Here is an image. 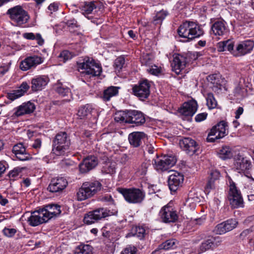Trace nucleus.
Segmentation results:
<instances>
[{"label":"nucleus","mask_w":254,"mask_h":254,"mask_svg":"<svg viewBox=\"0 0 254 254\" xmlns=\"http://www.w3.org/2000/svg\"><path fill=\"white\" fill-rule=\"evenodd\" d=\"M177 32L180 37L186 39V41L198 38L203 35L204 31L200 25L193 21H186L179 27Z\"/></svg>","instance_id":"nucleus-1"},{"label":"nucleus","mask_w":254,"mask_h":254,"mask_svg":"<svg viewBox=\"0 0 254 254\" xmlns=\"http://www.w3.org/2000/svg\"><path fill=\"white\" fill-rule=\"evenodd\" d=\"M102 185L98 181L86 182L83 183L77 192L78 200H85L95 194L101 189Z\"/></svg>","instance_id":"nucleus-2"},{"label":"nucleus","mask_w":254,"mask_h":254,"mask_svg":"<svg viewBox=\"0 0 254 254\" xmlns=\"http://www.w3.org/2000/svg\"><path fill=\"white\" fill-rule=\"evenodd\" d=\"M70 144V139L65 132L58 133L53 140L52 151L56 155H63Z\"/></svg>","instance_id":"nucleus-3"},{"label":"nucleus","mask_w":254,"mask_h":254,"mask_svg":"<svg viewBox=\"0 0 254 254\" xmlns=\"http://www.w3.org/2000/svg\"><path fill=\"white\" fill-rule=\"evenodd\" d=\"M119 192L124 196L125 200L130 203H141L145 197V192L142 190L137 188L122 189Z\"/></svg>","instance_id":"nucleus-4"},{"label":"nucleus","mask_w":254,"mask_h":254,"mask_svg":"<svg viewBox=\"0 0 254 254\" xmlns=\"http://www.w3.org/2000/svg\"><path fill=\"white\" fill-rule=\"evenodd\" d=\"M228 199L232 207H243V198L240 190L236 187V184L229 178V191Z\"/></svg>","instance_id":"nucleus-5"},{"label":"nucleus","mask_w":254,"mask_h":254,"mask_svg":"<svg viewBox=\"0 0 254 254\" xmlns=\"http://www.w3.org/2000/svg\"><path fill=\"white\" fill-rule=\"evenodd\" d=\"M116 213V212H113L105 208H99L86 214L84 217V222L87 225H90L102 219L114 215Z\"/></svg>","instance_id":"nucleus-6"},{"label":"nucleus","mask_w":254,"mask_h":254,"mask_svg":"<svg viewBox=\"0 0 254 254\" xmlns=\"http://www.w3.org/2000/svg\"><path fill=\"white\" fill-rule=\"evenodd\" d=\"M6 13L9 15L10 19L18 25L26 23L29 19L27 12L20 5L9 8Z\"/></svg>","instance_id":"nucleus-7"},{"label":"nucleus","mask_w":254,"mask_h":254,"mask_svg":"<svg viewBox=\"0 0 254 254\" xmlns=\"http://www.w3.org/2000/svg\"><path fill=\"white\" fill-rule=\"evenodd\" d=\"M177 159L175 156L164 155L157 157L153 160L152 164L157 171L163 172L168 170L176 163Z\"/></svg>","instance_id":"nucleus-8"},{"label":"nucleus","mask_w":254,"mask_h":254,"mask_svg":"<svg viewBox=\"0 0 254 254\" xmlns=\"http://www.w3.org/2000/svg\"><path fill=\"white\" fill-rule=\"evenodd\" d=\"M227 124L225 121L220 122L213 127L208 133L207 140L209 142H214L216 139L221 138L227 134Z\"/></svg>","instance_id":"nucleus-9"},{"label":"nucleus","mask_w":254,"mask_h":254,"mask_svg":"<svg viewBox=\"0 0 254 254\" xmlns=\"http://www.w3.org/2000/svg\"><path fill=\"white\" fill-rule=\"evenodd\" d=\"M79 67L83 70V73L90 76H99L102 70L100 64L95 63L93 60L89 59L81 63Z\"/></svg>","instance_id":"nucleus-10"},{"label":"nucleus","mask_w":254,"mask_h":254,"mask_svg":"<svg viewBox=\"0 0 254 254\" xmlns=\"http://www.w3.org/2000/svg\"><path fill=\"white\" fill-rule=\"evenodd\" d=\"M150 84L147 80H143L132 87L133 94L140 100H144L150 95Z\"/></svg>","instance_id":"nucleus-11"},{"label":"nucleus","mask_w":254,"mask_h":254,"mask_svg":"<svg viewBox=\"0 0 254 254\" xmlns=\"http://www.w3.org/2000/svg\"><path fill=\"white\" fill-rule=\"evenodd\" d=\"M172 174L169 176L168 183L169 189L172 191H176L182 185L184 182V176L182 174L171 170Z\"/></svg>","instance_id":"nucleus-12"},{"label":"nucleus","mask_w":254,"mask_h":254,"mask_svg":"<svg viewBox=\"0 0 254 254\" xmlns=\"http://www.w3.org/2000/svg\"><path fill=\"white\" fill-rule=\"evenodd\" d=\"M159 215L162 221L164 223L174 222L178 218L176 211L168 205L161 208Z\"/></svg>","instance_id":"nucleus-13"},{"label":"nucleus","mask_w":254,"mask_h":254,"mask_svg":"<svg viewBox=\"0 0 254 254\" xmlns=\"http://www.w3.org/2000/svg\"><path fill=\"white\" fill-rule=\"evenodd\" d=\"M43 62L42 58L38 56L34 55L29 56L20 62L19 68L23 71H27L31 68H34Z\"/></svg>","instance_id":"nucleus-14"},{"label":"nucleus","mask_w":254,"mask_h":254,"mask_svg":"<svg viewBox=\"0 0 254 254\" xmlns=\"http://www.w3.org/2000/svg\"><path fill=\"white\" fill-rule=\"evenodd\" d=\"M254 42L250 40L241 42L236 46V49L232 52L235 57L244 56L250 53L253 49Z\"/></svg>","instance_id":"nucleus-15"},{"label":"nucleus","mask_w":254,"mask_h":254,"mask_svg":"<svg viewBox=\"0 0 254 254\" xmlns=\"http://www.w3.org/2000/svg\"><path fill=\"white\" fill-rule=\"evenodd\" d=\"M234 166L238 172L242 173L251 169L252 164L249 158L238 154L235 158Z\"/></svg>","instance_id":"nucleus-16"},{"label":"nucleus","mask_w":254,"mask_h":254,"mask_svg":"<svg viewBox=\"0 0 254 254\" xmlns=\"http://www.w3.org/2000/svg\"><path fill=\"white\" fill-rule=\"evenodd\" d=\"M181 148L187 154L191 155L195 153L198 148L195 141L190 137H186L180 141Z\"/></svg>","instance_id":"nucleus-17"},{"label":"nucleus","mask_w":254,"mask_h":254,"mask_svg":"<svg viewBox=\"0 0 254 254\" xmlns=\"http://www.w3.org/2000/svg\"><path fill=\"white\" fill-rule=\"evenodd\" d=\"M221 242L220 237H209L201 244L199 251L200 253H203L209 250H213L218 247Z\"/></svg>","instance_id":"nucleus-18"},{"label":"nucleus","mask_w":254,"mask_h":254,"mask_svg":"<svg viewBox=\"0 0 254 254\" xmlns=\"http://www.w3.org/2000/svg\"><path fill=\"white\" fill-rule=\"evenodd\" d=\"M187 63V58L184 56L175 54L173 56V60L171 63L173 70L177 74L184 69Z\"/></svg>","instance_id":"nucleus-19"},{"label":"nucleus","mask_w":254,"mask_h":254,"mask_svg":"<svg viewBox=\"0 0 254 254\" xmlns=\"http://www.w3.org/2000/svg\"><path fill=\"white\" fill-rule=\"evenodd\" d=\"M127 123L134 124L136 126H141L145 122L144 115L136 110H127Z\"/></svg>","instance_id":"nucleus-20"},{"label":"nucleus","mask_w":254,"mask_h":254,"mask_svg":"<svg viewBox=\"0 0 254 254\" xmlns=\"http://www.w3.org/2000/svg\"><path fill=\"white\" fill-rule=\"evenodd\" d=\"M48 217L44 215L42 209L35 211L31 213L28 219V222L32 226H37L48 221Z\"/></svg>","instance_id":"nucleus-21"},{"label":"nucleus","mask_w":254,"mask_h":254,"mask_svg":"<svg viewBox=\"0 0 254 254\" xmlns=\"http://www.w3.org/2000/svg\"><path fill=\"white\" fill-rule=\"evenodd\" d=\"M197 104L196 101L191 100L183 104L179 109V113L184 117H192L196 112Z\"/></svg>","instance_id":"nucleus-22"},{"label":"nucleus","mask_w":254,"mask_h":254,"mask_svg":"<svg viewBox=\"0 0 254 254\" xmlns=\"http://www.w3.org/2000/svg\"><path fill=\"white\" fill-rule=\"evenodd\" d=\"M67 185V181L64 177H57L53 179L49 184L48 190L52 192L63 190Z\"/></svg>","instance_id":"nucleus-23"},{"label":"nucleus","mask_w":254,"mask_h":254,"mask_svg":"<svg viewBox=\"0 0 254 254\" xmlns=\"http://www.w3.org/2000/svg\"><path fill=\"white\" fill-rule=\"evenodd\" d=\"M98 164V159L95 156L85 158L79 166V171L82 173H86L94 168Z\"/></svg>","instance_id":"nucleus-24"},{"label":"nucleus","mask_w":254,"mask_h":254,"mask_svg":"<svg viewBox=\"0 0 254 254\" xmlns=\"http://www.w3.org/2000/svg\"><path fill=\"white\" fill-rule=\"evenodd\" d=\"M12 152L16 158L22 161L29 160L31 158V155L26 152L23 144L18 143L13 147Z\"/></svg>","instance_id":"nucleus-25"},{"label":"nucleus","mask_w":254,"mask_h":254,"mask_svg":"<svg viewBox=\"0 0 254 254\" xmlns=\"http://www.w3.org/2000/svg\"><path fill=\"white\" fill-rule=\"evenodd\" d=\"M97 114V110L91 104H86L80 107L77 113L78 117L81 119L87 118L89 115L95 117Z\"/></svg>","instance_id":"nucleus-26"},{"label":"nucleus","mask_w":254,"mask_h":254,"mask_svg":"<svg viewBox=\"0 0 254 254\" xmlns=\"http://www.w3.org/2000/svg\"><path fill=\"white\" fill-rule=\"evenodd\" d=\"M49 82V78L45 75H39L31 80V88L34 91L42 90Z\"/></svg>","instance_id":"nucleus-27"},{"label":"nucleus","mask_w":254,"mask_h":254,"mask_svg":"<svg viewBox=\"0 0 254 254\" xmlns=\"http://www.w3.org/2000/svg\"><path fill=\"white\" fill-rule=\"evenodd\" d=\"M211 30L215 36H223L226 35L229 29L226 23L224 21H217L211 26Z\"/></svg>","instance_id":"nucleus-28"},{"label":"nucleus","mask_w":254,"mask_h":254,"mask_svg":"<svg viewBox=\"0 0 254 254\" xmlns=\"http://www.w3.org/2000/svg\"><path fill=\"white\" fill-rule=\"evenodd\" d=\"M35 109V105L33 103L30 102L24 103L14 109V113L13 115L16 117H19L24 114H30L32 113Z\"/></svg>","instance_id":"nucleus-29"},{"label":"nucleus","mask_w":254,"mask_h":254,"mask_svg":"<svg viewBox=\"0 0 254 254\" xmlns=\"http://www.w3.org/2000/svg\"><path fill=\"white\" fill-rule=\"evenodd\" d=\"M145 138L146 135L143 132H133L128 135V139L132 146L137 147L141 144Z\"/></svg>","instance_id":"nucleus-30"},{"label":"nucleus","mask_w":254,"mask_h":254,"mask_svg":"<svg viewBox=\"0 0 254 254\" xmlns=\"http://www.w3.org/2000/svg\"><path fill=\"white\" fill-rule=\"evenodd\" d=\"M60 206L57 204H50L46 205L42 209L44 215L48 217V220L59 215L61 210L60 209Z\"/></svg>","instance_id":"nucleus-31"},{"label":"nucleus","mask_w":254,"mask_h":254,"mask_svg":"<svg viewBox=\"0 0 254 254\" xmlns=\"http://www.w3.org/2000/svg\"><path fill=\"white\" fill-rule=\"evenodd\" d=\"M55 90L62 97H67L66 101H70L71 94L70 89L61 82H58L54 86Z\"/></svg>","instance_id":"nucleus-32"},{"label":"nucleus","mask_w":254,"mask_h":254,"mask_svg":"<svg viewBox=\"0 0 254 254\" xmlns=\"http://www.w3.org/2000/svg\"><path fill=\"white\" fill-rule=\"evenodd\" d=\"M120 87L117 86H110L105 89L103 95L101 96L104 101H108L111 98L116 96L119 93Z\"/></svg>","instance_id":"nucleus-33"},{"label":"nucleus","mask_w":254,"mask_h":254,"mask_svg":"<svg viewBox=\"0 0 254 254\" xmlns=\"http://www.w3.org/2000/svg\"><path fill=\"white\" fill-rule=\"evenodd\" d=\"M243 239H247L251 247L254 249V229L253 228L244 230L240 234Z\"/></svg>","instance_id":"nucleus-34"},{"label":"nucleus","mask_w":254,"mask_h":254,"mask_svg":"<svg viewBox=\"0 0 254 254\" xmlns=\"http://www.w3.org/2000/svg\"><path fill=\"white\" fill-rule=\"evenodd\" d=\"M217 48L219 52H223L227 50L232 53V52L234 51V43L230 40L220 42L217 44Z\"/></svg>","instance_id":"nucleus-35"},{"label":"nucleus","mask_w":254,"mask_h":254,"mask_svg":"<svg viewBox=\"0 0 254 254\" xmlns=\"http://www.w3.org/2000/svg\"><path fill=\"white\" fill-rule=\"evenodd\" d=\"M218 155L220 158L223 160L229 159L233 156V152L229 146L222 147L218 151Z\"/></svg>","instance_id":"nucleus-36"},{"label":"nucleus","mask_w":254,"mask_h":254,"mask_svg":"<svg viewBox=\"0 0 254 254\" xmlns=\"http://www.w3.org/2000/svg\"><path fill=\"white\" fill-rule=\"evenodd\" d=\"M74 254H92V248L89 245H80L75 248Z\"/></svg>","instance_id":"nucleus-37"},{"label":"nucleus","mask_w":254,"mask_h":254,"mask_svg":"<svg viewBox=\"0 0 254 254\" xmlns=\"http://www.w3.org/2000/svg\"><path fill=\"white\" fill-rule=\"evenodd\" d=\"M168 15V12L164 10H162L157 12L156 15L154 17L153 23L154 25H160L161 24L163 20Z\"/></svg>","instance_id":"nucleus-38"},{"label":"nucleus","mask_w":254,"mask_h":254,"mask_svg":"<svg viewBox=\"0 0 254 254\" xmlns=\"http://www.w3.org/2000/svg\"><path fill=\"white\" fill-rule=\"evenodd\" d=\"M96 8L94 2H85L84 5L82 6L81 9L82 14L84 15L91 13L94 9Z\"/></svg>","instance_id":"nucleus-39"},{"label":"nucleus","mask_w":254,"mask_h":254,"mask_svg":"<svg viewBox=\"0 0 254 254\" xmlns=\"http://www.w3.org/2000/svg\"><path fill=\"white\" fill-rule=\"evenodd\" d=\"M178 242L175 239H170L166 241L159 246V249L167 250L174 249L177 246Z\"/></svg>","instance_id":"nucleus-40"},{"label":"nucleus","mask_w":254,"mask_h":254,"mask_svg":"<svg viewBox=\"0 0 254 254\" xmlns=\"http://www.w3.org/2000/svg\"><path fill=\"white\" fill-rule=\"evenodd\" d=\"M206 105L209 109H213L216 108L217 102L212 93H208L206 97Z\"/></svg>","instance_id":"nucleus-41"},{"label":"nucleus","mask_w":254,"mask_h":254,"mask_svg":"<svg viewBox=\"0 0 254 254\" xmlns=\"http://www.w3.org/2000/svg\"><path fill=\"white\" fill-rule=\"evenodd\" d=\"M219 181L209 180L205 188V191L209 193L211 190L218 189Z\"/></svg>","instance_id":"nucleus-42"},{"label":"nucleus","mask_w":254,"mask_h":254,"mask_svg":"<svg viewBox=\"0 0 254 254\" xmlns=\"http://www.w3.org/2000/svg\"><path fill=\"white\" fill-rule=\"evenodd\" d=\"M23 168L20 167H15L11 170L8 174V176L10 181H14L16 180L19 174L22 171Z\"/></svg>","instance_id":"nucleus-43"},{"label":"nucleus","mask_w":254,"mask_h":254,"mask_svg":"<svg viewBox=\"0 0 254 254\" xmlns=\"http://www.w3.org/2000/svg\"><path fill=\"white\" fill-rule=\"evenodd\" d=\"M127 111L118 112L116 114L115 120L117 122H125L127 123Z\"/></svg>","instance_id":"nucleus-44"},{"label":"nucleus","mask_w":254,"mask_h":254,"mask_svg":"<svg viewBox=\"0 0 254 254\" xmlns=\"http://www.w3.org/2000/svg\"><path fill=\"white\" fill-rule=\"evenodd\" d=\"M223 222L228 232L233 230L238 224V222L235 219H230Z\"/></svg>","instance_id":"nucleus-45"},{"label":"nucleus","mask_w":254,"mask_h":254,"mask_svg":"<svg viewBox=\"0 0 254 254\" xmlns=\"http://www.w3.org/2000/svg\"><path fill=\"white\" fill-rule=\"evenodd\" d=\"M213 232L218 235H222L228 232L225 225L223 222L217 225L214 230Z\"/></svg>","instance_id":"nucleus-46"},{"label":"nucleus","mask_w":254,"mask_h":254,"mask_svg":"<svg viewBox=\"0 0 254 254\" xmlns=\"http://www.w3.org/2000/svg\"><path fill=\"white\" fill-rule=\"evenodd\" d=\"M152 57L148 54H143L140 58V62L142 65L149 66L152 64Z\"/></svg>","instance_id":"nucleus-47"},{"label":"nucleus","mask_w":254,"mask_h":254,"mask_svg":"<svg viewBox=\"0 0 254 254\" xmlns=\"http://www.w3.org/2000/svg\"><path fill=\"white\" fill-rule=\"evenodd\" d=\"M125 63V58L123 57H119L115 61L114 67L116 70L120 71L124 66Z\"/></svg>","instance_id":"nucleus-48"},{"label":"nucleus","mask_w":254,"mask_h":254,"mask_svg":"<svg viewBox=\"0 0 254 254\" xmlns=\"http://www.w3.org/2000/svg\"><path fill=\"white\" fill-rule=\"evenodd\" d=\"M2 232L4 236L8 238L13 237L16 233L17 232V230L15 228H11L9 227H4Z\"/></svg>","instance_id":"nucleus-49"},{"label":"nucleus","mask_w":254,"mask_h":254,"mask_svg":"<svg viewBox=\"0 0 254 254\" xmlns=\"http://www.w3.org/2000/svg\"><path fill=\"white\" fill-rule=\"evenodd\" d=\"M59 57L61 59V61L65 62L66 61L71 59L72 55L68 51L64 50L61 53Z\"/></svg>","instance_id":"nucleus-50"},{"label":"nucleus","mask_w":254,"mask_h":254,"mask_svg":"<svg viewBox=\"0 0 254 254\" xmlns=\"http://www.w3.org/2000/svg\"><path fill=\"white\" fill-rule=\"evenodd\" d=\"M22 96V93H21L18 89L13 90L11 92L8 93L7 95V98L11 101H13Z\"/></svg>","instance_id":"nucleus-51"},{"label":"nucleus","mask_w":254,"mask_h":254,"mask_svg":"<svg viewBox=\"0 0 254 254\" xmlns=\"http://www.w3.org/2000/svg\"><path fill=\"white\" fill-rule=\"evenodd\" d=\"M161 68L155 65H150L147 68V71L152 74L157 75L161 72Z\"/></svg>","instance_id":"nucleus-52"},{"label":"nucleus","mask_w":254,"mask_h":254,"mask_svg":"<svg viewBox=\"0 0 254 254\" xmlns=\"http://www.w3.org/2000/svg\"><path fill=\"white\" fill-rule=\"evenodd\" d=\"M145 234V230L142 227H137L135 228V232L134 234V236H136L140 240L144 238Z\"/></svg>","instance_id":"nucleus-53"},{"label":"nucleus","mask_w":254,"mask_h":254,"mask_svg":"<svg viewBox=\"0 0 254 254\" xmlns=\"http://www.w3.org/2000/svg\"><path fill=\"white\" fill-rule=\"evenodd\" d=\"M105 172L108 174H113L115 172V167L114 164L107 163L104 166Z\"/></svg>","instance_id":"nucleus-54"},{"label":"nucleus","mask_w":254,"mask_h":254,"mask_svg":"<svg viewBox=\"0 0 254 254\" xmlns=\"http://www.w3.org/2000/svg\"><path fill=\"white\" fill-rule=\"evenodd\" d=\"M243 181L245 183V188H250L251 186L254 183V179L247 176L245 177Z\"/></svg>","instance_id":"nucleus-55"},{"label":"nucleus","mask_w":254,"mask_h":254,"mask_svg":"<svg viewBox=\"0 0 254 254\" xmlns=\"http://www.w3.org/2000/svg\"><path fill=\"white\" fill-rule=\"evenodd\" d=\"M67 26L71 28H78L80 25L78 24L77 21L74 19H69L66 22Z\"/></svg>","instance_id":"nucleus-56"},{"label":"nucleus","mask_w":254,"mask_h":254,"mask_svg":"<svg viewBox=\"0 0 254 254\" xmlns=\"http://www.w3.org/2000/svg\"><path fill=\"white\" fill-rule=\"evenodd\" d=\"M29 88V85L26 82H23L21 84L20 86L19 87V89H18V90L19 92H21V93H22V95H23L27 91Z\"/></svg>","instance_id":"nucleus-57"},{"label":"nucleus","mask_w":254,"mask_h":254,"mask_svg":"<svg viewBox=\"0 0 254 254\" xmlns=\"http://www.w3.org/2000/svg\"><path fill=\"white\" fill-rule=\"evenodd\" d=\"M220 176V174L219 171L217 170H212L210 174L209 180L219 181Z\"/></svg>","instance_id":"nucleus-58"},{"label":"nucleus","mask_w":254,"mask_h":254,"mask_svg":"<svg viewBox=\"0 0 254 254\" xmlns=\"http://www.w3.org/2000/svg\"><path fill=\"white\" fill-rule=\"evenodd\" d=\"M207 116V114L206 113H202L197 114L195 117V120L196 122H200L205 120Z\"/></svg>","instance_id":"nucleus-59"},{"label":"nucleus","mask_w":254,"mask_h":254,"mask_svg":"<svg viewBox=\"0 0 254 254\" xmlns=\"http://www.w3.org/2000/svg\"><path fill=\"white\" fill-rule=\"evenodd\" d=\"M121 254H136L135 248L127 247L121 253Z\"/></svg>","instance_id":"nucleus-60"},{"label":"nucleus","mask_w":254,"mask_h":254,"mask_svg":"<svg viewBox=\"0 0 254 254\" xmlns=\"http://www.w3.org/2000/svg\"><path fill=\"white\" fill-rule=\"evenodd\" d=\"M148 168L147 164L145 163H143L140 166V168L139 169V171L140 175H144L146 174L147 172V169Z\"/></svg>","instance_id":"nucleus-61"},{"label":"nucleus","mask_w":254,"mask_h":254,"mask_svg":"<svg viewBox=\"0 0 254 254\" xmlns=\"http://www.w3.org/2000/svg\"><path fill=\"white\" fill-rule=\"evenodd\" d=\"M41 140L39 138H37L35 140L34 143L32 145V147L35 149H38L41 148Z\"/></svg>","instance_id":"nucleus-62"},{"label":"nucleus","mask_w":254,"mask_h":254,"mask_svg":"<svg viewBox=\"0 0 254 254\" xmlns=\"http://www.w3.org/2000/svg\"><path fill=\"white\" fill-rule=\"evenodd\" d=\"M34 40H37V43L39 45H42L44 44V40L42 38L41 35L39 33L36 34Z\"/></svg>","instance_id":"nucleus-63"},{"label":"nucleus","mask_w":254,"mask_h":254,"mask_svg":"<svg viewBox=\"0 0 254 254\" xmlns=\"http://www.w3.org/2000/svg\"><path fill=\"white\" fill-rule=\"evenodd\" d=\"M6 163L3 161H0V177L3 174L6 170Z\"/></svg>","instance_id":"nucleus-64"}]
</instances>
